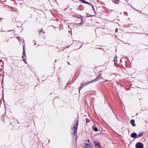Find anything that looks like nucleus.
Returning <instances> with one entry per match:
<instances>
[{"mask_svg":"<svg viewBox=\"0 0 148 148\" xmlns=\"http://www.w3.org/2000/svg\"><path fill=\"white\" fill-rule=\"evenodd\" d=\"M78 124V121H75L74 122V124L73 126L71 128V130H72V133L73 134H76L77 133V129Z\"/></svg>","mask_w":148,"mask_h":148,"instance_id":"f257e3e1","label":"nucleus"},{"mask_svg":"<svg viewBox=\"0 0 148 148\" xmlns=\"http://www.w3.org/2000/svg\"><path fill=\"white\" fill-rule=\"evenodd\" d=\"M83 148H92L91 144L89 140L86 141L84 143Z\"/></svg>","mask_w":148,"mask_h":148,"instance_id":"f03ea898","label":"nucleus"},{"mask_svg":"<svg viewBox=\"0 0 148 148\" xmlns=\"http://www.w3.org/2000/svg\"><path fill=\"white\" fill-rule=\"evenodd\" d=\"M136 148H143V144L140 142H138L136 144Z\"/></svg>","mask_w":148,"mask_h":148,"instance_id":"7ed1b4c3","label":"nucleus"},{"mask_svg":"<svg viewBox=\"0 0 148 148\" xmlns=\"http://www.w3.org/2000/svg\"><path fill=\"white\" fill-rule=\"evenodd\" d=\"M87 82H85L84 83H82L81 84L79 88V92L80 90L83 87L85 86L86 85H87L88 84H87L88 83Z\"/></svg>","mask_w":148,"mask_h":148,"instance_id":"20e7f679","label":"nucleus"},{"mask_svg":"<svg viewBox=\"0 0 148 148\" xmlns=\"http://www.w3.org/2000/svg\"><path fill=\"white\" fill-rule=\"evenodd\" d=\"M95 146L97 148H100L101 147V145L100 143L98 142H95Z\"/></svg>","mask_w":148,"mask_h":148,"instance_id":"39448f33","label":"nucleus"},{"mask_svg":"<svg viewBox=\"0 0 148 148\" xmlns=\"http://www.w3.org/2000/svg\"><path fill=\"white\" fill-rule=\"evenodd\" d=\"M130 136L134 138H137V134L135 132L131 134Z\"/></svg>","mask_w":148,"mask_h":148,"instance_id":"423d86ee","label":"nucleus"},{"mask_svg":"<svg viewBox=\"0 0 148 148\" xmlns=\"http://www.w3.org/2000/svg\"><path fill=\"white\" fill-rule=\"evenodd\" d=\"M130 123L133 127H135L136 126V124L135 123L134 120L132 119L130 121Z\"/></svg>","mask_w":148,"mask_h":148,"instance_id":"0eeeda50","label":"nucleus"},{"mask_svg":"<svg viewBox=\"0 0 148 148\" xmlns=\"http://www.w3.org/2000/svg\"><path fill=\"white\" fill-rule=\"evenodd\" d=\"M101 78V75H99L97 77H96L95 79H94L95 80V82H96L98 81H99V79ZM101 78L102 79H103L102 77H101Z\"/></svg>","mask_w":148,"mask_h":148,"instance_id":"6e6552de","label":"nucleus"},{"mask_svg":"<svg viewBox=\"0 0 148 148\" xmlns=\"http://www.w3.org/2000/svg\"><path fill=\"white\" fill-rule=\"evenodd\" d=\"M95 82H96L95 80L94 79H93V80H92L90 81V82H88V83L87 84H90V83H93Z\"/></svg>","mask_w":148,"mask_h":148,"instance_id":"1a4fd4ad","label":"nucleus"},{"mask_svg":"<svg viewBox=\"0 0 148 148\" xmlns=\"http://www.w3.org/2000/svg\"><path fill=\"white\" fill-rule=\"evenodd\" d=\"M119 0H112V2L116 4H119Z\"/></svg>","mask_w":148,"mask_h":148,"instance_id":"9d476101","label":"nucleus"},{"mask_svg":"<svg viewBox=\"0 0 148 148\" xmlns=\"http://www.w3.org/2000/svg\"><path fill=\"white\" fill-rule=\"evenodd\" d=\"M143 135V133H140L137 135V138H138L141 136Z\"/></svg>","mask_w":148,"mask_h":148,"instance_id":"9b49d317","label":"nucleus"},{"mask_svg":"<svg viewBox=\"0 0 148 148\" xmlns=\"http://www.w3.org/2000/svg\"><path fill=\"white\" fill-rule=\"evenodd\" d=\"M18 40L20 42H22L23 39L21 37H18Z\"/></svg>","mask_w":148,"mask_h":148,"instance_id":"f8f14e48","label":"nucleus"},{"mask_svg":"<svg viewBox=\"0 0 148 148\" xmlns=\"http://www.w3.org/2000/svg\"><path fill=\"white\" fill-rule=\"evenodd\" d=\"M93 130L95 132H97L98 131V130L97 127H95L93 129Z\"/></svg>","mask_w":148,"mask_h":148,"instance_id":"ddd939ff","label":"nucleus"},{"mask_svg":"<svg viewBox=\"0 0 148 148\" xmlns=\"http://www.w3.org/2000/svg\"><path fill=\"white\" fill-rule=\"evenodd\" d=\"M23 55L25 56V51L24 50V48H23Z\"/></svg>","mask_w":148,"mask_h":148,"instance_id":"4468645a","label":"nucleus"},{"mask_svg":"<svg viewBox=\"0 0 148 148\" xmlns=\"http://www.w3.org/2000/svg\"><path fill=\"white\" fill-rule=\"evenodd\" d=\"M26 57V56H25L24 55H23L22 56V58H23V60H26L25 57Z\"/></svg>","mask_w":148,"mask_h":148,"instance_id":"2eb2a0df","label":"nucleus"},{"mask_svg":"<svg viewBox=\"0 0 148 148\" xmlns=\"http://www.w3.org/2000/svg\"><path fill=\"white\" fill-rule=\"evenodd\" d=\"M89 120L87 119H86V123H87L89 122Z\"/></svg>","mask_w":148,"mask_h":148,"instance_id":"dca6fc26","label":"nucleus"},{"mask_svg":"<svg viewBox=\"0 0 148 148\" xmlns=\"http://www.w3.org/2000/svg\"><path fill=\"white\" fill-rule=\"evenodd\" d=\"M24 60V59H23V61L25 62V64H27V62L26 61V60Z\"/></svg>","mask_w":148,"mask_h":148,"instance_id":"f3484780","label":"nucleus"},{"mask_svg":"<svg viewBox=\"0 0 148 148\" xmlns=\"http://www.w3.org/2000/svg\"><path fill=\"white\" fill-rule=\"evenodd\" d=\"M78 19L77 20V21H79V22H81V20L80 19V18H78Z\"/></svg>","mask_w":148,"mask_h":148,"instance_id":"a211bd4d","label":"nucleus"},{"mask_svg":"<svg viewBox=\"0 0 148 148\" xmlns=\"http://www.w3.org/2000/svg\"><path fill=\"white\" fill-rule=\"evenodd\" d=\"M118 29H116L115 30V32H118Z\"/></svg>","mask_w":148,"mask_h":148,"instance_id":"6ab92c4d","label":"nucleus"},{"mask_svg":"<svg viewBox=\"0 0 148 148\" xmlns=\"http://www.w3.org/2000/svg\"><path fill=\"white\" fill-rule=\"evenodd\" d=\"M42 29H41L40 31V32H39V34H40V33H41V32H42Z\"/></svg>","mask_w":148,"mask_h":148,"instance_id":"aec40b11","label":"nucleus"},{"mask_svg":"<svg viewBox=\"0 0 148 148\" xmlns=\"http://www.w3.org/2000/svg\"><path fill=\"white\" fill-rule=\"evenodd\" d=\"M92 8L93 9V10H94V6L93 5H92Z\"/></svg>","mask_w":148,"mask_h":148,"instance_id":"412c9836","label":"nucleus"},{"mask_svg":"<svg viewBox=\"0 0 148 148\" xmlns=\"http://www.w3.org/2000/svg\"><path fill=\"white\" fill-rule=\"evenodd\" d=\"M106 81H108V80H106L103 81V82H105Z\"/></svg>","mask_w":148,"mask_h":148,"instance_id":"4be33fe9","label":"nucleus"},{"mask_svg":"<svg viewBox=\"0 0 148 148\" xmlns=\"http://www.w3.org/2000/svg\"><path fill=\"white\" fill-rule=\"evenodd\" d=\"M68 64L70 65V63L69 62H68Z\"/></svg>","mask_w":148,"mask_h":148,"instance_id":"5701e85b","label":"nucleus"},{"mask_svg":"<svg viewBox=\"0 0 148 148\" xmlns=\"http://www.w3.org/2000/svg\"><path fill=\"white\" fill-rule=\"evenodd\" d=\"M80 23V22H79V23H77V24H78H78H79Z\"/></svg>","mask_w":148,"mask_h":148,"instance_id":"b1692460","label":"nucleus"},{"mask_svg":"<svg viewBox=\"0 0 148 148\" xmlns=\"http://www.w3.org/2000/svg\"><path fill=\"white\" fill-rule=\"evenodd\" d=\"M36 42H35V44H34V45H36Z\"/></svg>","mask_w":148,"mask_h":148,"instance_id":"393cba45","label":"nucleus"},{"mask_svg":"<svg viewBox=\"0 0 148 148\" xmlns=\"http://www.w3.org/2000/svg\"><path fill=\"white\" fill-rule=\"evenodd\" d=\"M0 19H2V18H0Z\"/></svg>","mask_w":148,"mask_h":148,"instance_id":"a878e982","label":"nucleus"}]
</instances>
